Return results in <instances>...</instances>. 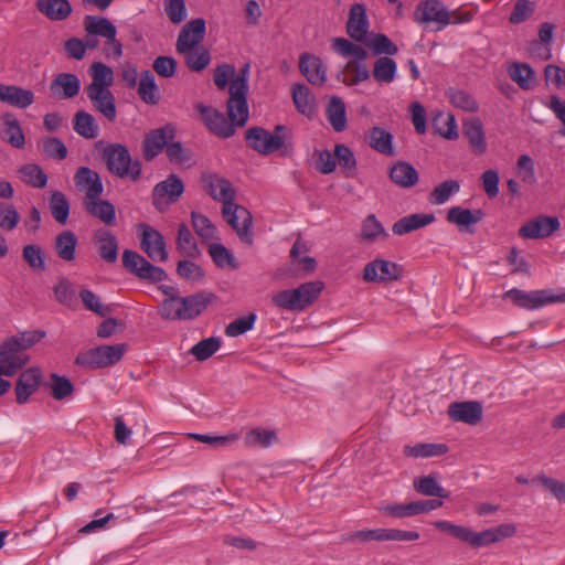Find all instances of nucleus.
<instances>
[{
	"label": "nucleus",
	"mask_w": 565,
	"mask_h": 565,
	"mask_svg": "<svg viewBox=\"0 0 565 565\" xmlns=\"http://www.w3.org/2000/svg\"><path fill=\"white\" fill-rule=\"evenodd\" d=\"M245 139L248 146L259 154L267 156L279 151L281 156L294 153V134L285 125H277L270 132L262 127H252L246 130Z\"/></svg>",
	"instance_id": "1"
},
{
	"label": "nucleus",
	"mask_w": 565,
	"mask_h": 565,
	"mask_svg": "<svg viewBox=\"0 0 565 565\" xmlns=\"http://www.w3.org/2000/svg\"><path fill=\"white\" fill-rule=\"evenodd\" d=\"M334 53L343 58H349L338 73L337 77L348 86L356 85L369 79L370 71L362 62L366 60L367 52L360 45L344 38H334L331 43Z\"/></svg>",
	"instance_id": "2"
},
{
	"label": "nucleus",
	"mask_w": 565,
	"mask_h": 565,
	"mask_svg": "<svg viewBox=\"0 0 565 565\" xmlns=\"http://www.w3.org/2000/svg\"><path fill=\"white\" fill-rule=\"evenodd\" d=\"M103 159L109 172L118 178L137 181L141 175V162L132 160L128 148L121 143H111L104 148Z\"/></svg>",
	"instance_id": "3"
},
{
	"label": "nucleus",
	"mask_w": 565,
	"mask_h": 565,
	"mask_svg": "<svg viewBox=\"0 0 565 565\" xmlns=\"http://www.w3.org/2000/svg\"><path fill=\"white\" fill-rule=\"evenodd\" d=\"M503 298L511 300L519 308L536 310L551 303L565 302V292L553 294L545 289L524 291L518 288H512L504 292Z\"/></svg>",
	"instance_id": "4"
},
{
	"label": "nucleus",
	"mask_w": 565,
	"mask_h": 565,
	"mask_svg": "<svg viewBox=\"0 0 565 565\" xmlns=\"http://www.w3.org/2000/svg\"><path fill=\"white\" fill-rule=\"evenodd\" d=\"M127 345L124 343L115 345H100L79 353L75 363L88 369H100L120 361Z\"/></svg>",
	"instance_id": "5"
},
{
	"label": "nucleus",
	"mask_w": 565,
	"mask_h": 565,
	"mask_svg": "<svg viewBox=\"0 0 565 565\" xmlns=\"http://www.w3.org/2000/svg\"><path fill=\"white\" fill-rule=\"evenodd\" d=\"M122 265L140 279L159 282L167 278V273L162 268L152 265L143 256L130 249L124 250Z\"/></svg>",
	"instance_id": "6"
},
{
	"label": "nucleus",
	"mask_w": 565,
	"mask_h": 565,
	"mask_svg": "<svg viewBox=\"0 0 565 565\" xmlns=\"http://www.w3.org/2000/svg\"><path fill=\"white\" fill-rule=\"evenodd\" d=\"M222 215L236 232L241 241L250 246L253 244V234L250 232L253 217L250 212L234 202L230 205L222 206Z\"/></svg>",
	"instance_id": "7"
},
{
	"label": "nucleus",
	"mask_w": 565,
	"mask_h": 565,
	"mask_svg": "<svg viewBox=\"0 0 565 565\" xmlns=\"http://www.w3.org/2000/svg\"><path fill=\"white\" fill-rule=\"evenodd\" d=\"M414 21L418 24L436 23V31L449 24L448 10L439 0H425L417 4L414 11Z\"/></svg>",
	"instance_id": "8"
},
{
	"label": "nucleus",
	"mask_w": 565,
	"mask_h": 565,
	"mask_svg": "<svg viewBox=\"0 0 565 565\" xmlns=\"http://www.w3.org/2000/svg\"><path fill=\"white\" fill-rule=\"evenodd\" d=\"M247 92H244V82L230 85V99L227 102V115L231 124L243 127L248 120Z\"/></svg>",
	"instance_id": "9"
},
{
	"label": "nucleus",
	"mask_w": 565,
	"mask_h": 565,
	"mask_svg": "<svg viewBox=\"0 0 565 565\" xmlns=\"http://www.w3.org/2000/svg\"><path fill=\"white\" fill-rule=\"evenodd\" d=\"M138 228L140 230L141 249L152 260L166 262L168 259V252L162 234L145 223L139 224Z\"/></svg>",
	"instance_id": "10"
},
{
	"label": "nucleus",
	"mask_w": 565,
	"mask_h": 565,
	"mask_svg": "<svg viewBox=\"0 0 565 565\" xmlns=\"http://www.w3.org/2000/svg\"><path fill=\"white\" fill-rule=\"evenodd\" d=\"M195 109L204 125L215 136L228 138L235 134L234 125L221 111L203 104H198Z\"/></svg>",
	"instance_id": "11"
},
{
	"label": "nucleus",
	"mask_w": 565,
	"mask_h": 565,
	"mask_svg": "<svg viewBox=\"0 0 565 565\" xmlns=\"http://www.w3.org/2000/svg\"><path fill=\"white\" fill-rule=\"evenodd\" d=\"M402 269L393 262L374 259L363 269V280L366 282H391L399 279Z\"/></svg>",
	"instance_id": "12"
},
{
	"label": "nucleus",
	"mask_w": 565,
	"mask_h": 565,
	"mask_svg": "<svg viewBox=\"0 0 565 565\" xmlns=\"http://www.w3.org/2000/svg\"><path fill=\"white\" fill-rule=\"evenodd\" d=\"M9 339L0 345V373L4 376H12L28 362L29 355L20 352Z\"/></svg>",
	"instance_id": "13"
},
{
	"label": "nucleus",
	"mask_w": 565,
	"mask_h": 565,
	"mask_svg": "<svg viewBox=\"0 0 565 565\" xmlns=\"http://www.w3.org/2000/svg\"><path fill=\"white\" fill-rule=\"evenodd\" d=\"M202 182L207 194L215 201L222 202L223 206L235 201V190L231 182L217 174H204Z\"/></svg>",
	"instance_id": "14"
},
{
	"label": "nucleus",
	"mask_w": 565,
	"mask_h": 565,
	"mask_svg": "<svg viewBox=\"0 0 565 565\" xmlns=\"http://www.w3.org/2000/svg\"><path fill=\"white\" fill-rule=\"evenodd\" d=\"M85 93L95 111L104 116L109 122H114L116 120V99L109 88H85Z\"/></svg>",
	"instance_id": "15"
},
{
	"label": "nucleus",
	"mask_w": 565,
	"mask_h": 565,
	"mask_svg": "<svg viewBox=\"0 0 565 565\" xmlns=\"http://www.w3.org/2000/svg\"><path fill=\"white\" fill-rule=\"evenodd\" d=\"M205 21L202 18L191 20L181 29L177 40V52L185 53L194 49L204 38Z\"/></svg>",
	"instance_id": "16"
},
{
	"label": "nucleus",
	"mask_w": 565,
	"mask_h": 565,
	"mask_svg": "<svg viewBox=\"0 0 565 565\" xmlns=\"http://www.w3.org/2000/svg\"><path fill=\"white\" fill-rule=\"evenodd\" d=\"M184 191L182 180L175 175L170 174L166 180L159 182L153 188V203L157 209H161V204L175 203Z\"/></svg>",
	"instance_id": "17"
},
{
	"label": "nucleus",
	"mask_w": 565,
	"mask_h": 565,
	"mask_svg": "<svg viewBox=\"0 0 565 565\" xmlns=\"http://www.w3.org/2000/svg\"><path fill=\"white\" fill-rule=\"evenodd\" d=\"M558 228L559 222L557 217L537 216L522 225L519 230V235L523 238L537 239L548 237Z\"/></svg>",
	"instance_id": "18"
},
{
	"label": "nucleus",
	"mask_w": 565,
	"mask_h": 565,
	"mask_svg": "<svg viewBox=\"0 0 565 565\" xmlns=\"http://www.w3.org/2000/svg\"><path fill=\"white\" fill-rule=\"evenodd\" d=\"M173 135L174 129L171 126L154 129L147 134L142 143L145 160L151 161L154 159L167 147L168 141L173 138Z\"/></svg>",
	"instance_id": "19"
},
{
	"label": "nucleus",
	"mask_w": 565,
	"mask_h": 565,
	"mask_svg": "<svg viewBox=\"0 0 565 565\" xmlns=\"http://www.w3.org/2000/svg\"><path fill=\"white\" fill-rule=\"evenodd\" d=\"M74 182L79 191L85 192L84 200L96 199L104 191L99 174L88 167H79L74 175Z\"/></svg>",
	"instance_id": "20"
},
{
	"label": "nucleus",
	"mask_w": 565,
	"mask_h": 565,
	"mask_svg": "<svg viewBox=\"0 0 565 565\" xmlns=\"http://www.w3.org/2000/svg\"><path fill=\"white\" fill-rule=\"evenodd\" d=\"M299 70L309 83L322 86L327 81V66L319 56L303 53L299 58Z\"/></svg>",
	"instance_id": "21"
},
{
	"label": "nucleus",
	"mask_w": 565,
	"mask_h": 565,
	"mask_svg": "<svg viewBox=\"0 0 565 565\" xmlns=\"http://www.w3.org/2000/svg\"><path fill=\"white\" fill-rule=\"evenodd\" d=\"M81 81L72 73H60L50 83V92L56 99H71L78 95Z\"/></svg>",
	"instance_id": "22"
},
{
	"label": "nucleus",
	"mask_w": 565,
	"mask_h": 565,
	"mask_svg": "<svg viewBox=\"0 0 565 565\" xmlns=\"http://www.w3.org/2000/svg\"><path fill=\"white\" fill-rule=\"evenodd\" d=\"M41 381L42 371L40 367L32 366L23 371L15 384L17 402L24 404L29 397L38 391Z\"/></svg>",
	"instance_id": "23"
},
{
	"label": "nucleus",
	"mask_w": 565,
	"mask_h": 565,
	"mask_svg": "<svg viewBox=\"0 0 565 565\" xmlns=\"http://www.w3.org/2000/svg\"><path fill=\"white\" fill-rule=\"evenodd\" d=\"M369 21L363 4L355 3L351 7L347 22L349 36L360 43L366 42Z\"/></svg>",
	"instance_id": "24"
},
{
	"label": "nucleus",
	"mask_w": 565,
	"mask_h": 565,
	"mask_svg": "<svg viewBox=\"0 0 565 565\" xmlns=\"http://www.w3.org/2000/svg\"><path fill=\"white\" fill-rule=\"evenodd\" d=\"M93 239L97 246V253L103 260L113 264L118 259L117 237L107 228H98L93 234Z\"/></svg>",
	"instance_id": "25"
},
{
	"label": "nucleus",
	"mask_w": 565,
	"mask_h": 565,
	"mask_svg": "<svg viewBox=\"0 0 565 565\" xmlns=\"http://www.w3.org/2000/svg\"><path fill=\"white\" fill-rule=\"evenodd\" d=\"M449 417L455 422L477 425L482 418V406L479 402H459L450 404Z\"/></svg>",
	"instance_id": "26"
},
{
	"label": "nucleus",
	"mask_w": 565,
	"mask_h": 565,
	"mask_svg": "<svg viewBox=\"0 0 565 565\" xmlns=\"http://www.w3.org/2000/svg\"><path fill=\"white\" fill-rule=\"evenodd\" d=\"M0 100L12 107L24 109L34 102V93L15 85L0 84Z\"/></svg>",
	"instance_id": "27"
},
{
	"label": "nucleus",
	"mask_w": 565,
	"mask_h": 565,
	"mask_svg": "<svg viewBox=\"0 0 565 565\" xmlns=\"http://www.w3.org/2000/svg\"><path fill=\"white\" fill-rule=\"evenodd\" d=\"M324 284L320 280L303 282L291 289L297 311H303L311 306L320 296Z\"/></svg>",
	"instance_id": "28"
},
{
	"label": "nucleus",
	"mask_w": 565,
	"mask_h": 565,
	"mask_svg": "<svg viewBox=\"0 0 565 565\" xmlns=\"http://www.w3.org/2000/svg\"><path fill=\"white\" fill-rule=\"evenodd\" d=\"M85 211L95 218H98L105 225L113 226L116 223V209L113 203L102 200L100 196L90 200H84Z\"/></svg>",
	"instance_id": "29"
},
{
	"label": "nucleus",
	"mask_w": 565,
	"mask_h": 565,
	"mask_svg": "<svg viewBox=\"0 0 565 565\" xmlns=\"http://www.w3.org/2000/svg\"><path fill=\"white\" fill-rule=\"evenodd\" d=\"M38 11L51 21H64L72 13L68 0H36Z\"/></svg>",
	"instance_id": "30"
},
{
	"label": "nucleus",
	"mask_w": 565,
	"mask_h": 565,
	"mask_svg": "<svg viewBox=\"0 0 565 565\" xmlns=\"http://www.w3.org/2000/svg\"><path fill=\"white\" fill-rule=\"evenodd\" d=\"M435 221L434 214L415 213L396 221L392 226L395 235L402 236L413 231L423 228Z\"/></svg>",
	"instance_id": "31"
},
{
	"label": "nucleus",
	"mask_w": 565,
	"mask_h": 565,
	"mask_svg": "<svg viewBox=\"0 0 565 565\" xmlns=\"http://www.w3.org/2000/svg\"><path fill=\"white\" fill-rule=\"evenodd\" d=\"M390 179L399 188L408 189L418 182V173L412 164L397 161L390 170Z\"/></svg>",
	"instance_id": "32"
},
{
	"label": "nucleus",
	"mask_w": 565,
	"mask_h": 565,
	"mask_svg": "<svg viewBox=\"0 0 565 565\" xmlns=\"http://www.w3.org/2000/svg\"><path fill=\"white\" fill-rule=\"evenodd\" d=\"M1 121L3 125L2 140L14 148H23L25 139L18 118L12 113H6L2 115Z\"/></svg>",
	"instance_id": "33"
},
{
	"label": "nucleus",
	"mask_w": 565,
	"mask_h": 565,
	"mask_svg": "<svg viewBox=\"0 0 565 565\" xmlns=\"http://www.w3.org/2000/svg\"><path fill=\"white\" fill-rule=\"evenodd\" d=\"M183 315L186 320H193L200 316L213 300L212 294L196 292L186 297H181Z\"/></svg>",
	"instance_id": "34"
},
{
	"label": "nucleus",
	"mask_w": 565,
	"mask_h": 565,
	"mask_svg": "<svg viewBox=\"0 0 565 565\" xmlns=\"http://www.w3.org/2000/svg\"><path fill=\"white\" fill-rule=\"evenodd\" d=\"M463 135L467 137L472 151L483 154L487 150L483 126L480 119L472 118L463 122Z\"/></svg>",
	"instance_id": "35"
},
{
	"label": "nucleus",
	"mask_w": 565,
	"mask_h": 565,
	"mask_svg": "<svg viewBox=\"0 0 565 565\" xmlns=\"http://www.w3.org/2000/svg\"><path fill=\"white\" fill-rule=\"evenodd\" d=\"M84 29L87 35L102 36L105 40L117 35V29L111 21L99 15H86L84 18Z\"/></svg>",
	"instance_id": "36"
},
{
	"label": "nucleus",
	"mask_w": 565,
	"mask_h": 565,
	"mask_svg": "<svg viewBox=\"0 0 565 565\" xmlns=\"http://www.w3.org/2000/svg\"><path fill=\"white\" fill-rule=\"evenodd\" d=\"M73 129L85 139H95L99 135V126L95 117L84 110L75 113L73 117Z\"/></svg>",
	"instance_id": "37"
},
{
	"label": "nucleus",
	"mask_w": 565,
	"mask_h": 565,
	"mask_svg": "<svg viewBox=\"0 0 565 565\" xmlns=\"http://www.w3.org/2000/svg\"><path fill=\"white\" fill-rule=\"evenodd\" d=\"M88 73L92 77V82L85 88H110L114 84V72L111 67L102 62H94L89 66Z\"/></svg>",
	"instance_id": "38"
},
{
	"label": "nucleus",
	"mask_w": 565,
	"mask_h": 565,
	"mask_svg": "<svg viewBox=\"0 0 565 565\" xmlns=\"http://www.w3.org/2000/svg\"><path fill=\"white\" fill-rule=\"evenodd\" d=\"M369 146L385 156L392 157L395 154L393 148V136L381 127H373L369 131Z\"/></svg>",
	"instance_id": "39"
},
{
	"label": "nucleus",
	"mask_w": 565,
	"mask_h": 565,
	"mask_svg": "<svg viewBox=\"0 0 565 565\" xmlns=\"http://www.w3.org/2000/svg\"><path fill=\"white\" fill-rule=\"evenodd\" d=\"M326 114L328 121L337 132L345 130L348 124L347 111L345 104L341 98L335 96L331 97Z\"/></svg>",
	"instance_id": "40"
},
{
	"label": "nucleus",
	"mask_w": 565,
	"mask_h": 565,
	"mask_svg": "<svg viewBox=\"0 0 565 565\" xmlns=\"http://www.w3.org/2000/svg\"><path fill=\"white\" fill-rule=\"evenodd\" d=\"M77 237L71 231H64L55 237L54 248L57 256L65 262H73L76 256Z\"/></svg>",
	"instance_id": "41"
},
{
	"label": "nucleus",
	"mask_w": 565,
	"mask_h": 565,
	"mask_svg": "<svg viewBox=\"0 0 565 565\" xmlns=\"http://www.w3.org/2000/svg\"><path fill=\"white\" fill-rule=\"evenodd\" d=\"M484 216L482 210L471 211L460 206H452L447 212V221L458 226H470L479 223Z\"/></svg>",
	"instance_id": "42"
},
{
	"label": "nucleus",
	"mask_w": 565,
	"mask_h": 565,
	"mask_svg": "<svg viewBox=\"0 0 565 565\" xmlns=\"http://www.w3.org/2000/svg\"><path fill=\"white\" fill-rule=\"evenodd\" d=\"M138 94L142 102L149 105H157L160 100V94L154 81V76L150 71H143L140 75L138 84Z\"/></svg>",
	"instance_id": "43"
},
{
	"label": "nucleus",
	"mask_w": 565,
	"mask_h": 565,
	"mask_svg": "<svg viewBox=\"0 0 565 565\" xmlns=\"http://www.w3.org/2000/svg\"><path fill=\"white\" fill-rule=\"evenodd\" d=\"M413 486L418 493L427 497L448 499L450 495V493L438 483L437 478L433 475L415 479Z\"/></svg>",
	"instance_id": "44"
},
{
	"label": "nucleus",
	"mask_w": 565,
	"mask_h": 565,
	"mask_svg": "<svg viewBox=\"0 0 565 565\" xmlns=\"http://www.w3.org/2000/svg\"><path fill=\"white\" fill-rule=\"evenodd\" d=\"M510 78L522 89H531L534 84V71L527 63H512L508 67Z\"/></svg>",
	"instance_id": "45"
},
{
	"label": "nucleus",
	"mask_w": 565,
	"mask_h": 565,
	"mask_svg": "<svg viewBox=\"0 0 565 565\" xmlns=\"http://www.w3.org/2000/svg\"><path fill=\"white\" fill-rule=\"evenodd\" d=\"M397 65L390 56L379 57L373 67V77L379 83L390 84L396 77Z\"/></svg>",
	"instance_id": "46"
},
{
	"label": "nucleus",
	"mask_w": 565,
	"mask_h": 565,
	"mask_svg": "<svg viewBox=\"0 0 565 565\" xmlns=\"http://www.w3.org/2000/svg\"><path fill=\"white\" fill-rule=\"evenodd\" d=\"M191 223L196 235L201 237L203 242L218 239L217 230L207 216L198 212H192Z\"/></svg>",
	"instance_id": "47"
},
{
	"label": "nucleus",
	"mask_w": 565,
	"mask_h": 565,
	"mask_svg": "<svg viewBox=\"0 0 565 565\" xmlns=\"http://www.w3.org/2000/svg\"><path fill=\"white\" fill-rule=\"evenodd\" d=\"M49 205L52 217L62 225L66 224L70 216V203L66 195L61 191L52 192Z\"/></svg>",
	"instance_id": "48"
},
{
	"label": "nucleus",
	"mask_w": 565,
	"mask_h": 565,
	"mask_svg": "<svg viewBox=\"0 0 565 565\" xmlns=\"http://www.w3.org/2000/svg\"><path fill=\"white\" fill-rule=\"evenodd\" d=\"M448 451L445 444H417L415 446H405L404 455L414 458H429L443 456Z\"/></svg>",
	"instance_id": "49"
},
{
	"label": "nucleus",
	"mask_w": 565,
	"mask_h": 565,
	"mask_svg": "<svg viewBox=\"0 0 565 565\" xmlns=\"http://www.w3.org/2000/svg\"><path fill=\"white\" fill-rule=\"evenodd\" d=\"M20 179L32 188L42 189L47 183V175L40 166L29 163L19 170Z\"/></svg>",
	"instance_id": "50"
},
{
	"label": "nucleus",
	"mask_w": 565,
	"mask_h": 565,
	"mask_svg": "<svg viewBox=\"0 0 565 565\" xmlns=\"http://www.w3.org/2000/svg\"><path fill=\"white\" fill-rule=\"evenodd\" d=\"M178 250L186 257H196L200 255L196 242L185 224H180L177 237Z\"/></svg>",
	"instance_id": "51"
},
{
	"label": "nucleus",
	"mask_w": 565,
	"mask_h": 565,
	"mask_svg": "<svg viewBox=\"0 0 565 565\" xmlns=\"http://www.w3.org/2000/svg\"><path fill=\"white\" fill-rule=\"evenodd\" d=\"M181 302V296L163 299L158 308L159 316L164 320L186 321Z\"/></svg>",
	"instance_id": "52"
},
{
	"label": "nucleus",
	"mask_w": 565,
	"mask_h": 565,
	"mask_svg": "<svg viewBox=\"0 0 565 565\" xmlns=\"http://www.w3.org/2000/svg\"><path fill=\"white\" fill-rule=\"evenodd\" d=\"M277 439L276 433L270 429L255 428L249 430L244 437V444L249 448H266Z\"/></svg>",
	"instance_id": "53"
},
{
	"label": "nucleus",
	"mask_w": 565,
	"mask_h": 565,
	"mask_svg": "<svg viewBox=\"0 0 565 565\" xmlns=\"http://www.w3.org/2000/svg\"><path fill=\"white\" fill-rule=\"evenodd\" d=\"M460 190V184L456 180H446L438 184L429 193L428 201L434 205L446 203L450 196Z\"/></svg>",
	"instance_id": "54"
},
{
	"label": "nucleus",
	"mask_w": 565,
	"mask_h": 565,
	"mask_svg": "<svg viewBox=\"0 0 565 565\" xmlns=\"http://www.w3.org/2000/svg\"><path fill=\"white\" fill-rule=\"evenodd\" d=\"M450 104L465 111L475 113L479 108L478 102L468 92L457 88H450L447 92Z\"/></svg>",
	"instance_id": "55"
},
{
	"label": "nucleus",
	"mask_w": 565,
	"mask_h": 565,
	"mask_svg": "<svg viewBox=\"0 0 565 565\" xmlns=\"http://www.w3.org/2000/svg\"><path fill=\"white\" fill-rule=\"evenodd\" d=\"M292 99L296 108L303 115H309L315 109L313 98L309 88L303 84H296L292 87Z\"/></svg>",
	"instance_id": "56"
},
{
	"label": "nucleus",
	"mask_w": 565,
	"mask_h": 565,
	"mask_svg": "<svg viewBox=\"0 0 565 565\" xmlns=\"http://www.w3.org/2000/svg\"><path fill=\"white\" fill-rule=\"evenodd\" d=\"M436 132L448 140L458 138L456 120L450 114H438L433 121Z\"/></svg>",
	"instance_id": "57"
},
{
	"label": "nucleus",
	"mask_w": 565,
	"mask_h": 565,
	"mask_svg": "<svg viewBox=\"0 0 565 565\" xmlns=\"http://www.w3.org/2000/svg\"><path fill=\"white\" fill-rule=\"evenodd\" d=\"M379 511L383 515L394 519H404L418 515L416 501L409 503L385 504L380 507Z\"/></svg>",
	"instance_id": "58"
},
{
	"label": "nucleus",
	"mask_w": 565,
	"mask_h": 565,
	"mask_svg": "<svg viewBox=\"0 0 565 565\" xmlns=\"http://www.w3.org/2000/svg\"><path fill=\"white\" fill-rule=\"evenodd\" d=\"M209 254L214 264L220 268H237V263L233 254L223 244L212 243L209 245Z\"/></svg>",
	"instance_id": "59"
},
{
	"label": "nucleus",
	"mask_w": 565,
	"mask_h": 565,
	"mask_svg": "<svg viewBox=\"0 0 565 565\" xmlns=\"http://www.w3.org/2000/svg\"><path fill=\"white\" fill-rule=\"evenodd\" d=\"M221 347L218 338H206L199 341L190 350L191 354L195 356L198 361H205L211 358Z\"/></svg>",
	"instance_id": "60"
},
{
	"label": "nucleus",
	"mask_w": 565,
	"mask_h": 565,
	"mask_svg": "<svg viewBox=\"0 0 565 565\" xmlns=\"http://www.w3.org/2000/svg\"><path fill=\"white\" fill-rule=\"evenodd\" d=\"M256 318V315L250 312L247 316L235 319L226 326L225 334L227 337H238L244 334L254 328Z\"/></svg>",
	"instance_id": "61"
},
{
	"label": "nucleus",
	"mask_w": 565,
	"mask_h": 565,
	"mask_svg": "<svg viewBox=\"0 0 565 565\" xmlns=\"http://www.w3.org/2000/svg\"><path fill=\"white\" fill-rule=\"evenodd\" d=\"M185 54V63L191 71L194 72H201L203 71L211 61V56L209 51L202 49V50H195L192 49L191 51H188Z\"/></svg>",
	"instance_id": "62"
},
{
	"label": "nucleus",
	"mask_w": 565,
	"mask_h": 565,
	"mask_svg": "<svg viewBox=\"0 0 565 565\" xmlns=\"http://www.w3.org/2000/svg\"><path fill=\"white\" fill-rule=\"evenodd\" d=\"M25 263L34 270H44L45 262L42 248L35 244L25 245L22 249Z\"/></svg>",
	"instance_id": "63"
},
{
	"label": "nucleus",
	"mask_w": 565,
	"mask_h": 565,
	"mask_svg": "<svg viewBox=\"0 0 565 565\" xmlns=\"http://www.w3.org/2000/svg\"><path fill=\"white\" fill-rule=\"evenodd\" d=\"M20 222V214L12 204L0 203V228L12 232Z\"/></svg>",
	"instance_id": "64"
}]
</instances>
